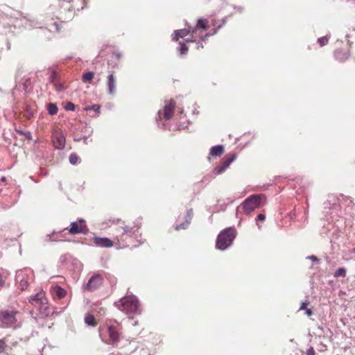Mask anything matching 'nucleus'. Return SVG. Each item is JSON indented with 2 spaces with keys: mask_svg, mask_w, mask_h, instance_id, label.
Returning <instances> with one entry per match:
<instances>
[{
  "mask_svg": "<svg viewBox=\"0 0 355 355\" xmlns=\"http://www.w3.org/2000/svg\"><path fill=\"white\" fill-rule=\"evenodd\" d=\"M112 223L117 224L116 244L119 247L123 248L128 245V239L136 236L141 227L139 220L132 222L121 221V219H114Z\"/></svg>",
  "mask_w": 355,
  "mask_h": 355,
  "instance_id": "f257e3e1",
  "label": "nucleus"
},
{
  "mask_svg": "<svg viewBox=\"0 0 355 355\" xmlns=\"http://www.w3.org/2000/svg\"><path fill=\"white\" fill-rule=\"evenodd\" d=\"M180 49H179V51H180V53L181 55H185L188 52V47L185 44H183V43H181L180 42Z\"/></svg>",
  "mask_w": 355,
  "mask_h": 355,
  "instance_id": "c85d7f7f",
  "label": "nucleus"
},
{
  "mask_svg": "<svg viewBox=\"0 0 355 355\" xmlns=\"http://www.w3.org/2000/svg\"><path fill=\"white\" fill-rule=\"evenodd\" d=\"M306 355H315V349L313 347L309 348L306 353Z\"/></svg>",
  "mask_w": 355,
  "mask_h": 355,
  "instance_id": "e433bc0d",
  "label": "nucleus"
},
{
  "mask_svg": "<svg viewBox=\"0 0 355 355\" xmlns=\"http://www.w3.org/2000/svg\"><path fill=\"white\" fill-rule=\"evenodd\" d=\"M329 42V38L327 37H322L318 39V42L320 45V46H323L326 45Z\"/></svg>",
  "mask_w": 355,
  "mask_h": 355,
  "instance_id": "7c9ffc66",
  "label": "nucleus"
},
{
  "mask_svg": "<svg viewBox=\"0 0 355 355\" xmlns=\"http://www.w3.org/2000/svg\"><path fill=\"white\" fill-rule=\"evenodd\" d=\"M351 253H355V247L350 250Z\"/></svg>",
  "mask_w": 355,
  "mask_h": 355,
  "instance_id": "37998d69",
  "label": "nucleus"
},
{
  "mask_svg": "<svg viewBox=\"0 0 355 355\" xmlns=\"http://www.w3.org/2000/svg\"><path fill=\"white\" fill-rule=\"evenodd\" d=\"M335 58L339 62H344L349 56V48L347 45H342L340 47L337 48L334 52Z\"/></svg>",
  "mask_w": 355,
  "mask_h": 355,
  "instance_id": "ddd939ff",
  "label": "nucleus"
},
{
  "mask_svg": "<svg viewBox=\"0 0 355 355\" xmlns=\"http://www.w3.org/2000/svg\"><path fill=\"white\" fill-rule=\"evenodd\" d=\"M103 283V278L100 275L92 276L88 281L84 289L87 291H94L98 289Z\"/></svg>",
  "mask_w": 355,
  "mask_h": 355,
  "instance_id": "1a4fd4ad",
  "label": "nucleus"
},
{
  "mask_svg": "<svg viewBox=\"0 0 355 355\" xmlns=\"http://www.w3.org/2000/svg\"><path fill=\"white\" fill-rule=\"evenodd\" d=\"M50 292L54 300H61L65 297L67 295V291L65 289L60 286H54L51 288Z\"/></svg>",
  "mask_w": 355,
  "mask_h": 355,
  "instance_id": "dca6fc26",
  "label": "nucleus"
},
{
  "mask_svg": "<svg viewBox=\"0 0 355 355\" xmlns=\"http://www.w3.org/2000/svg\"><path fill=\"white\" fill-rule=\"evenodd\" d=\"M107 86L109 94H114L116 92V77L114 72L109 73L107 79Z\"/></svg>",
  "mask_w": 355,
  "mask_h": 355,
  "instance_id": "f3484780",
  "label": "nucleus"
},
{
  "mask_svg": "<svg viewBox=\"0 0 355 355\" xmlns=\"http://www.w3.org/2000/svg\"><path fill=\"white\" fill-rule=\"evenodd\" d=\"M17 132L21 135H24L28 140L32 139V135H31V132L29 131L24 132L22 130H17Z\"/></svg>",
  "mask_w": 355,
  "mask_h": 355,
  "instance_id": "c756f323",
  "label": "nucleus"
},
{
  "mask_svg": "<svg viewBox=\"0 0 355 355\" xmlns=\"http://www.w3.org/2000/svg\"><path fill=\"white\" fill-rule=\"evenodd\" d=\"M29 303L37 309L42 318H47L53 314L49 305V300L43 291H40L29 299Z\"/></svg>",
  "mask_w": 355,
  "mask_h": 355,
  "instance_id": "7ed1b4c3",
  "label": "nucleus"
},
{
  "mask_svg": "<svg viewBox=\"0 0 355 355\" xmlns=\"http://www.w3.org/2000/svg\"><path fill=\"white\" fill-rule=\"evenodd\" d=\"M18 313L15 310H1L0 322L6 327H10L17 322L16 315Z\"/></svg>",
  "mask_w": 355,
  "mask_h": 355,
  "instance_id": "0eeeda50",
  "label": "nucleus"
},
{
  "mask_svg": "<svg viewBox=\"0 0 355 355\" xmlns=\"http://www.w3.org/2000/svg\"><path fill=\"white\" fill-rule=\"evenodd\" d=\"M17 281L19 282V288L23 291L27 288L28 286V281L26 277V275L23 272H19L17 275Z\"/></svg>",
  "mask_w": 355,
  "mask_h": 355,
  "instance_id": "6ab92c4d",
  "label": "nucleus"
},
{
  "mask_svg": "<svg viewBox=\"0 0 355 355\" xmlns=\"http://www.w3.org/2000/svg\"><path fill=\"white\" fill-rule=\"evenodd\" d=\"M8 276V272L4 269H0V286H3L5 284V280Z\"/></svg>",
  "mask_w": 355,
  "mask_h": 355,
  "instance_id": "a878e982",
  "label": "nucleus"
},
{
  "mask_svg": "<svg viewBox=\"0 0 355 355\" xmlns=\"http://www.w3.org/2000/svg\"><path fill=\"white\" fill-rule=\"evenodd\" d=\"M50 83H52L57 90H62L64 87L60 83L58 80V76L55 71H52L49 78Z\"/></svg>",
  "mask_w": 355,
  "mask_h": 355,
  "instance_id": "aec40b11",
  "label": "nucleus"
},
{
  "mask_svg": "<svg viewBox=\"0 0 355 355\" xmlns=\"http://www.w3.org/2000/svg\"><path fill=\"white\" fill-rule=\"evenodd\" d=\"M70 234H86L88 228L83 219H79L78 221L71 223L70 228L68 230Z\"/></svg>",
  "mask_w": 355,
  "mask_h": 355,
  "instance_id": "6e6552de",
  "label": "nucleus"
},
{
  "mask_svg": "<svg viewBox=\"0 0 355 355\" xmlns=\"http://www.w3.org/2000/svg\"><path fill=\"white\" fill-rule=\"evenodd\" d=\"M84 321L89 327H96L98 325V321L94 315L89 313L85 314Z\"/></svg>",
  "mask_w": 355,
  "mask_h": 355,
  "instance_id": "412c9836",
  "label": "nucleus"
},
{
  "mask_svg": "<svg viewBox=\"0 0 355 355\" xmlns=\"http://www.w3.org/2000/svg\"><path fill=\"white\" fill-rule=\"evenodd\" d=\"M266 218V216L264 214H259L258 216H257V219L259 220H264Z\"/></svg>",
  "mask_w": 355,
  "mask_h": 355,
  "instance_id": "4c0bfd02",
  "label": "nucleus"
},
{
  "mask_svg": "<svg viewBox=\"0 0 355 355\" xmlns=\"http://www.w3.org/2000/svg\"><path fill=\"white\" fill-rule=\"evenodd\" d=\"M334 277H345L347 276V270L345 268H338L336 270L334 274Z\"/></svg>",
  "mask_w": 355,
  "mask_h": 355,
  "instance_id": "393cba45",
  "label": "nucleus"
},
{
  "mask_svg": "<svg viewBox=\"0 0 355 355\" xmlns=\"http://www.w3.org/2000/svg\"><path fill=\"white\" fill-rule=\"evenodd\" d=\"M75 105L71 103V102H68L67 103V104L65 105V110H69V111H74L75 110Z\"/></svg>",
  "mask_w": 355,
  "mask_h": 355,
  "instance_id": "2f4dec72",
  "label": "nucleus"
},
{
  "mask_svg": "<svg viewBox=\"0 0 355 355\" xmlns=\"http://www.w3.org/2000/svg\"><path fill=\"white\" fill-rule=\"evenodd\" d=\"M94 78L93 71H87L83 74L82 80L84 83H91Z\"/></svg>",
  "mask_w": 355,
  "mask_h": 355,
  "instance_id": "5701e85b",
  "label": "nucleus"
},
{
  "mask_svg": "<svg viewBox=\"0 0 355 355\" xmlns=\"http://www.w3.org/2000/svg\"><path fill=\"white\" fill-rule=\"evenodd\" d=\"M87 110H94L96 112H99L100 106L98 105H93L86 108Z\"/></svg>",
  "mask_w": 355,
  "mask_h": 355,
  "instance_id": "72a5a7b5",
  "label": "nucleus"
},
{
  "mask_svg": "<svg viewBox=\"0 0 355 355\" xmlns=\"http://www.w3.org/2000/svg\"><path fill=\"white\" fill-rule=\"evenodd\" d=\"M236 236V230L229 227L223 230L218 236L216 246L220 250L229 247Z\"/></svg>",
  "mask_w": 355,
  "mask_h": 355,
  "instance_id": "20e7f679",
  "label": "nucleus"
},
{
  "mask_svg": "<svg viewBox=\"0 0 355 355\" xmlns=\"http://www.w3.org/2000/svg\"><path fill=\"white\" fill-rule=\"evenodd\" d=\"M190 33L191 27H189L188 28L176 30L172 35V40L177 42L180 38H184V37L189 35Z\"/></svg>",
  "mask_w": 355,
  "mask_h": 355,
  "instance_id": "a211bd4d",
  "label": "nucleus"
},
{
  "mask_svg": "<svg viewBox=\"0 0 355 355\" xmlns=\"http://www.w3.org/2000/svg\"><path fill=\"white\" fill-rule=\"evenodd\" d=\"M209 27V24L207 19H199L196 25L193 28L191 27V37H194V40L200 39L205 41L207 37L211 35V33L204 34V32L208 30Z\"/></svg>",
  "mask_w": 355,
  "mask_h": 355,
  "instance_id": "39448f33",
  "label": "nucleus"
},
{
  "mask_svg": "<svg viewBox=\"0 0 355 355\" xmlns=\"http://www.w3.org/2000/svg\"><path fill=\"white\" fill-rule=\"evenodd\" d=\"M198 40H194V37H192L191 35L190 36V37H188L187 39H185V41L187 42H196Z\"/></svg>",
  "mask_w": 355,
  "mask_h": 355,
  "instance_id": "58836bf2",
  "label": "nucleus"
},
{
  "mask_svg": "<svg viewBox=\"0 0 355 355\" xmlns=\"http://www.w3.org/2000/svg\"><path fill=\"white\" fill-rule=\"evenodd\" d=\"M109 338L112 344L117 343L120 340L121 334L117 327L114 325L107 326Z\"/></svg>",
  "mask_w": 355,
  "mask_h": 355,
  "instance_id": "2eb2a0df",
  "label": "nucleus"
},
{
  "mask_svg": "<svg viewBox=\"0 0 355 355\" xmlns=\"http://www.w3.org/2000/svg\"><path fill=\"white\" fill-rule=\"evenodd\" d=\"M52 142L55 148L63 149L65 146V137L60 130H55L52 133Z\"/></svg>",
  "mask_w": 355,
  "mask_h": 355,
  "instance_id": "9b49d317",
  "label": "nucleus"
},
{
  "mask_svg": "<svg viewBox=\"0 0 355 355\" xmlns=\"http://www.w3.org/2000/svg\"><path fill=\"white\" fill-rule=\"evenodd\" d=\"M1 180H2V181H5V180H6V178H5V177H3V178H1Z\"/></svg>",
  "mask_w": 355,
  "mask_h": 355,
  "instance_id": "49530a36",
  "label": "nucleus"
},
{
  "mask_svg": "<svg viewBox=\"0 0 355 355\" xmlns=\"http://www.w3.org/2000/svg\"><path fill=\"white\" fill-rule=\"evenodd\" d=\"M310 304V302L309 301H305L304 302L302 303L301 304V306L300 308V310H306L307 309V306Z\"/></svg>",
  "mask_w": 355,
  "mask_h": 355,
  "instance_id": "f704fd0d",
  "label": "nucleus"
},
{
  "mask_svg": "<svg viewBox=\"0 0 355 355\" xmlns=\"http://www.w3.org/2000/svg\"><path fill=\"white\" fill-rule=\"evenodd\" d=\"M122 57L121 53L119 52H114L112 54V58L116 60H119Z\"/></svg>",
  "mask_w": 355,
  "mask_h": 355,
  "instance_id": "c9c22d12",
  "label": "nucleus"
},
{
  "mask_svg": "<svg viewBox=\"0 0 355 355\" xmlns=\"http://www.w3.org/2000/svg\"><path fill=\"white\" fill-rule=\"evenodd\" d=\"M223 153L224 147L222 145H218L211 148L209 154L211 156H220Z\"/></svg>",
  "mask_w": 355,
  "mask_h": 355,
  "instance_id": "4be33fe9",
  "label": "nucleus"
},
{
  "mask_svg": "<svg viewBox=\"0 0 355 355\" xmlns=\"http://www.w3.org/2000/svg\"><path fill=\"white\" fill-rule=\"evenodd\" d=\"M306 314L308 316H311V315H312V314H313V311H312V310H311V309H307L306 310Z\"/></svg>",
  "mask_w": 355,
  "mask_h": 355,
  "instance_id": "ea45409f",
  "label": "nucleus"
},
{
  "mask_svg": "<svg viewBox=\"0 0 355 355\" xmlns=\"http://www.w3.org/2000/svg\"><path fill=\"white\" fill-rule=\"evenodd\" d=\"M83 5L86 6L87 5V0H83Z\"/></svg>",
  "mask_w": 355,
  "mask_h": 355,
  "instance_id": "a18cd8bd",
  "label": "nucleus"
},
{
  "mask_svg": "<svg viewBox=\"0 0 355 355\" xmlns=\"http://www.w3.org/2000/svg\"><path fill=\"white\" fill-rule=\"evenodd\" d=\"M261 204V196L260 195H252L248 197L241 205L240 208H241L243 211L246 214H249L255 209L258 208Z\"/></svg>",
  "mask_w": 355,
  "mask_h": 355,
  "instance_id": "423d86ee",
  "label": "nucleus"
},
{
  "mask_svg": "<svg viewBox=\"0 0 355 355\" xmlns=\"http://www.w3.org/2000/svg\"><path fill=\"white\" fill-rule=\"evenodd\" d=\"M48 112L51 115H55L58 113V109L57 106L53 103H49L47 105Z\"/></svg>",
  "mask_w": 355,
  "mask_h": 355,
  "instance_id": "bb28decb",
  "label": "nucleus"
},
{
  "mask_svg": "<svg viewBox=\"0 0 355 355\" xmlns=\"http://www.w3.org/2000/svg\"><path fill=\"white\" fill-rule=\"evenodd\" d=\"M236 159L235 153L227 154L225 156L221 166L217 168L218 173L224 172L230 165V164Z\"/></svg>",
  "mask_w": 355,
  "mask_h": 355,
  "instance_id": "4468645a",
  "label": "nucleus"
},
{
  "mask_svg": "<svg viewBox=\"0 0 355 355\" xmlns=\"http://www.w3.org/2000/svg\"><path fill=\"white\" fill-rule=\"evenodd\" d=\"M6 342L3 339H0V354L6 350Z\"/></svg>",
  "mask_w": 355,
  "mask_h": 355,
  "instance_id": "473e14b6",
  "label": "nucleus"
},
{
  "mask_svg": "<svg viewBox=\"0 0 355 355\" xmlns=\"http://www.w3.org/2000/svg\"><path fill=\"white\" fill-rule=\"evenodd\" d=\"M222 21H223L220 23L214 18L211 19V25L215 27L213 33H211V35L215 34L217 31L222 27L223 24L225 23V19H223Z\"/></svg>",
  "mask_w": 355,
  "mask_h": 355,
  "instance_id": "b1692460",
  "label": "nucleus"
},
{
  "mask_svg": "<svg viewBox=\"0 0 355 355\" xmlns=\"http://www.w3.org/2000/svg\"><path fill=\"white\" fill-rule=\"evenodd\" d=\"M311 259L312 260H316V259H317V258H316L315 257H314V256H312V257H311Z\"/></svg>",
  "mask_w": 355,
  "mask_h": 355,
  "instance_id": "c03bdc74",
  "label": "nucleus"
},
{
  "mask_svg": "<svg viewBox=\"0 0 355 355\" xmlns=\"http://www.w3.org/2000/svg\"><path fill=\"white\" fill-rule=\"evenodd\" d=\"M116 306L127 315H137L141 313L140 304L135 295H127L115 303Z\"/></svg>",
  "mask_w": 355,
  "mask_h": 355,
  "instance_id": "f03ea898",
  "label": "nucleus"
},
{
  "mask_svg": "<svg viewBox=\"0 0 355 355\" xmlns=\"http://www.w3.org/2000/svg\"><path fill=\"white\" fill-rule=\"evenodd\" d=\"M175 105V102L172 99L166 102L163 110L159 112V117L162 116L165 120L170 119L173 115Z\"/></svg>",
  "mask_w": 355,
  "mask_h": 355,
  "instance_id": "9d476101",
  "label": "nucleus"
},
{
  "mask_svg": "<svg viewBox=\"0 0 355 355\" xmlns=\"http://www.w3.org/2000/svg\"><path fill=\"white\" fill-rule=\"evenodd\" d=\"M93 243L95 245L101 248H111L114 245L119 246L116 244V236H115L113 241L105 237L94 236L93 238Z\"/></svg>",
  "mask_w": 355,
  "mask_h": 355,
  "instance_id": "f8f14e48",
  "label": "nucleus"
},
{
  "mask_svg": "<svg viewBox=\"0 0 355 355\" xmlns=\"http://www.w3.org/2000/svg\"><path fill=\"white\" fill-rule=\"evenodd\" d=\"M243 10H244V9H243V8H242V7H239V8H238V12H242L243 11Z\"/></svg>",
  "mask_w": 355,
  "mask_h": 355,
  "instance_id": "79ce46f5",
  "label": "nucleus"
},
{
  "mask_svg": "<svg viewBox=\"0 0 355 355\" xmlns=\"http://www.w3.org/2000/svg\"><path fill=\"white\" fill-rule=\"evenodd\" d=\"M180 228H182V229H184V228H185V225H184V224H182V225H180V227H176V230H179V229H180Z\"/></svg>",
  "mask_w": 355,
  "mask_h": 355,
  "instance_id": "a19ab883",
  "label": "nucleus"
},
{
  "mask_svg": "<svg viewBox=\"0 0 355 355\" xmlns=\"http://www.w3.org/2000/svg\"><path fill=\"white\" fill-rule=\"evenodd\" d=\"M69 162L71 164H76L78 162L79 157L76 153H71L69 155Z\"/></svg>",
  "mask_w": 355,
  "mask_h": 355,
  "instance_id": "cd10ccee",
  "label": "nucleus"
}]
</instances>
